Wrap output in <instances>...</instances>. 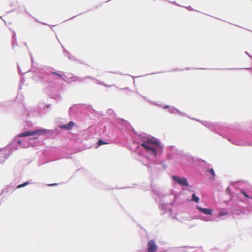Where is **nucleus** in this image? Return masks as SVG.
I'll list each match as a JSON object with an SVG mask.
<instances>
[{
  "instance_id": "ddd939ff",
  "label": "nucleus",
  "mask_w": 252,
  "mask_h": 252,
  "mask_svg": "<svg viewBox=\"0 0 252 252\" xmlns=\"http://www.w3.org/2000/svg\"><path fill=\"white\" fill-rule=\"evenodd\" d=\"M228 214V212H220L219 215V216H222L223 215H227Z\"/></svg>"
},
{
  "instance_id": "423d86ee",
  "label": "nucleus",
  "mask_w": 252,
  "mask_h": 252,
  "mask_svg": "<svg viewBox=\"0 0 252 252\" xmlns=\"http://www.w3.org/2000/svg\"><path fill=\"white\" fill-rule=\"evenodd\" d=\"M75 126V123L72 122L70 121L68 124L63 125L61 126H60L61 128L65 129L67 130H70L72 128V127Z\"/></svg>"
},
{
  "instance_id": "f03ea898",
  "label": "nucleus",
  "mask_w": 252,
  "mask_h": 252,
  "mask_svg": "<svg viewBox=\"0 0 252 252\" xmlns=\"http://www.w3.org/2000/svg\"><path fill=\"white\" fill-rule=\"evenodd\" d=\"M45 132H46V130L45 129H36L35 130L32 131H25L24 132H22L19 135V136L20 137H22L29 136H32V135H40L42 134L45 133Z\"/></svg>"
},
{
  "instance_id": "9b49d317",
  "label": "nucleus",
  "mask_w": 252,
  "mask_h": 252,
  "mask_svg": "<svg viewBox=\"0 0 252 252\" xmlns=\"http://www.w3.org/2000/svg\"><path fill=\"white\" fill-rule=\"evenodd\" d=\"M241 193L244 195L246 198H249L250 196L248 195L247 193L244 190H241Z\"/></svg>"
},
{
  "instance_id": "1a4fd4ad",
  "label": "nucleus",
  "mask_w": 252,
  "mask_h": 252,
  "mask_svg": "<svg viewBox=\"0 0 252 252\" xmlns=\"http://www.w3.org/2000/svg\"><path fill=\"white\" fill-rule=\"evenodd\" d=\"M29 184V182H26L23 184H20V185H19L18 186H17V188H21L22 187H25L26 186V185H28Z\"/></svg>"
},
{
  "instance_id": "6e6552de",
  "label": "nucleus",
  "mask_w": 252,
  "mask_h": 252,
  "mask_svg": "<svg viewBox=\"0 0 252 252\" xmlns=\"http://www.w3.org/2000/svg\"><path fill=\"white\" fill-rule=\"evenodd\" d=\"M207 172L211 174V175L213 176L212 179H214L215 176V173L213 169H210L207 170Z\"/></svg>"
},
{
  "instance_id": "9d476101",
  "label": "nucleus",
  "mask_w": 252,
  "mask_h": 252,
  "mask_svg": "<svg viewBox=\"0 0 252 252\" xmlns=\"http://www.w3.org/2000/svg\"><path fill=\"white\" fill-rule=\"evenodd\" d=\"M108 144L107 142H104L103 140H102L101 139H99L98 141V144L99 145H103V144Z\"/></svg>"
},
{
  "instance_id": "f8f14e48",
  "label": "nucleus",
  "mask_w": 252,
  "mask_h": 252,
  "mask_svg": "<svg viewBox=\"0 0 252 252\" xmlns=\"http://www.w3.org/2000/svg\"><path fill=\"white\" fill-rule=\"evenodd\" d=\"M51 73H52V74L56 75H57L58 76L60 77V78H63V75H62L61 74L55 72H52Z\"/></svg>"
},
{
  "instance_id": "0eeeda50",
  "label": "nucleus",
  "mask_w": 252,
  "mask_h": 252,
  "mask_svg": "<svg viewBox=\"0 0 252 252\" xmlns=\"http://www.w3.org/2000/svg\"><path fill=\"white\" fill-rule=\"evenodd\" d=\"M192 199L193 201L196 203H198L199 200V197L196 196L194 193L192 195Z\"/></svg>"
},
{
  "instance_id": "20e7f679",
  "label": "nucleus",
  "mask_w": 252,
  "mask_h": 252,
  "mask_svg": "<svg viewBox=\"0 0 252 252\" xmlns=\"http://www.w3.org/2000/svg\"><path fill=\"white\" fill-rule=\"evenodd\" d=\"M158 247L154 240L150 241L148 243V252H156Z\"/></svg>"
},
{
  "instance_id": "39448f33",
  "label": "nucleus",
  "mask_w": 252,
  "mask_h": 252,
  "mask_svg": "<svg viewBox=\"0 0 252 252\" xmlns=\"http://www.w3.org/2000/svg\"><path fill=\"white\" fill-rule=\"evenodd\" d=\"M196 208L205 215H212L213 212L212 209L203 208L199 206H197Z\"/></svg>"
},
{
  "instance_id": "7ed1b4c3",
  "label": "nucleus",
  "mask_w": 252,
  "mask_h": 252,
  "mask_svg": "<svg viewBox=\"0 0 252 252\" xmlns=\"http://www.w3.org/2000/svg\"><path fill=\"white\" fill-rule=\"evenodd\" d=\"M172 178L174 180L176 181L179 184L188 187L189 186L187 179L186 178H180L178 176H173Z\"/></svg>"
},
{
  "instance_id": "f257e3e1",
  "label": "nucleus",
  "mask_w": 252,
  "mask_h": 252,
  "mask_svg": "<svg viewBox=\"0 0 252 252\" xmlns=\"http://www.w3.org/2000/svg\"><path fill=\"white\" fill-rule=\"evenodd\" d=\"M160 147L159 142L155 138H146L144 139L141 144V146L144 147L146 151H151L154 155H156V150L154 146Z\"/></svg>"
}]
</instances>
